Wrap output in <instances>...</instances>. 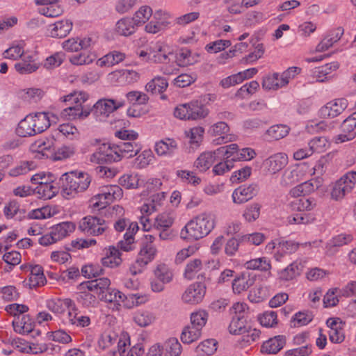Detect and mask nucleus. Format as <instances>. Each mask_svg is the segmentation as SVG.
<instances>
[{
	"label": "nucleus",
	"mask_w": 356,
	"mask_h": 356,
	"mask_svg": "<svg viewBox=\"0 0 356 356\" xmlns=\"http://www.w3.org/2000/svg\"><path fill=\"white\" fill-rule=\"evenodd\" d=\"M62 194L67 199L73 198L84 192L91 183L90 175L82 171H71L62 175Z\"/></svg>",
	"instance_id": "nucleus-1"
},
{
	"label": "nucleus",
	"mask_w": 356,
	"mask_h": 356,
	"mask_svg": "<svg viewBox=\"0 0 356 356\" xmlns=\"http://www.w3.org/2000/svg\"><path fill=\"white\" fill-rule=\"evenodd\" d=\"M355 186L356 171H348L330 184V197L333 200L341 201L347 195L351 193Z\"/></svg>",
	"instance_id": "nucleus-2"
},
{
	"label": "nucleus",
	"mask_w": 356,
	"mask_h": 356,
	"mask_svg": "<svg viewBox=\"0 0 356 356\" xmlns=\"http://www.w3.org/2000/svg\"><path fill=\"white\" fill-rule=\"evenodd\" d=\"M172 54L171 47L162 41L151 43L145 50L138 52L139 57L143 60L156 63H166L169 56Z\"/></svg>",
	"instance_id": "nucleus-3"
},
{
	"label": "nucleus",
	"mask_w": 356,
	"mask_h": 356,
	"mask_svg": "<svg viewBox=\"0 0 356 356\" xmlns=\"http://www.w3.org/2000/svg\"><path fill=\"white\" fill-rule=\"evenodd\" d=\"M122 195V190L118 186H104L99 193L94 195L90 200V207L94 211H99L106 208L115 200L120 199Z\"/></svg>",
	"instance_id": "nucleus-4"
},
{
	"label": "nucleus",
	"mask_w": 356,
	"mask_h": 356,
	"mask_svg": "<svg viewBox=\"0 0 356 356\" xmlns=\"http://www.w3.org/2000/svg\"><path fill=\"white\" fill-rule=\"evenodd\" d=\"M153 19L145 24L144 30L150 34L163 33L172 26V16L170 12L158 9L153 13Z\"/></svg>",
	"instance_id": "nucleus-5"
},
{
	"label": "nucleus",
	"mask_w": 356,
	"mask_h": 356,
	"mask_svg": "<svg viewBox=\"0 0 356 356\" xmlns=\"http://www.w3.org/2000/svg\"><path fill=\"white\" fill-rule=\"evenodd\" d=\"M215 100L216 96L214 95L206 94L198 99L188 102L189 120H198L205 118L209 114V110L205 104Z\"/></svg>",
	"instance_id": "nucleus-6"
},
{
	"label": "nucleus",
	"mask_w": 356,
	"mask_h": 356,
	"mask_svg": "<svg viewBox=\"0 0 356 356\" xmlns=\"http://www.w3.org/2000/svg\"><path fill=\"white\" fill-rule=\"evenodd\" d=\"M20 268L27 274L25 283L30 289L43 286L47 284V278L41 265L26 263L21 265Z\"/></svg>",
	"instance_id": "nucleus-7"
},
{
	"label": "nucleus",
	"mask_w": 356,
	"mask_h": 356,
	"mask_svg": "<svg viewBox=\"0 0 356 356\" xmlns=\"http://www.w3.org/2000/svg\"><path fill=\"white\" fill-rule=\"evenodd\" d=\"M124 105L125 102L124 100L102 99L93 105V115L97 120L104 121L111 113L123 107Z\"/></svg>",
	"instance_id": "nucleus-8"
},
{
	"label": "nucleus",
	"mask_w": 356,
	"mask_h": 356,
	"mask_svg": "<svg viewBox=\"0 0 356 356\" xmlns=\"http://www.w3.org/2000/svg\"><path fill=\"white\" fill-rule=\"evenodd\" d=\"M229 125L222 121L217 122L211 124L208 129L207 133L211 136L216 138L213 143L214 145H222L235 141L237 136L229 133Z\"/></svg>",
	"instance_id": "nucleus-9"
},
{
	"label": "nucleus",
	"mask_w": 356,
	"mask_h": 356,
	"mask_svg": "<svg viewBox=\"0 0 356 356\" xmlns=\"http://www.w3.org/2000/svg\"><path fill=\"white\" fill-rule=\"evenodd\" d=\"M207 292L204 283L195 282L190 284L181 295V300L189 305H196L202 302Z\"/></svg>",
	"instance_id": "nucleus-10"
},
{
	"label": "nucleus",
	"mask_w": 356,
	"mask_h": 356,
	"mask_svg": "<svg viewBox=\"0 0 356 356\" xmlns=\"http://www.w3.org/2000/svg\"><path fill=\"white\" fill-rule=\"evenodd\" d=\"M298 249V244L293 241L275 240L266 245V251L272 253L277 261H280L284 255L292 254Z\"/></svg>",
	"instance_id": "nucleus-11"
},
{
	"label": "nucleus",
	"mask_w": 356,
	"mask_h": 356,
	"mask_svg": "<svg viewBox=\"0 0 356 356\" xmlns=\"http://www.w3.org/2000/svg\"><path fill=\"white\" fill-rule=\"evenodd\" d=\"M322 179L314 177L303 181L292 187L287 193L289 198H298L305 195H309L317 191L322 186Z\"/></svg>",
	"instance_id": "nucleus-12"
},
{
	"label": "nucleus",
	"mask_w": 356,
	"mask_h": 356,
	"mask_svg": "<svg viewBox=\"0 0 356 356\" xmlns=\"http://www.w3.org/2000/svg\"><path fill=\"white\" fill-rule=\"evenodd\" d=\"M79 228L88 234L99 236L103 234L108 226L104 219L88 216L79 222Z\"/></svg>",
	"instance_id": "nucleus-13"
},
{
	"label": "nucleus",
	"mask_w": 356,
	"mask_h": 356,
	"mask_svg": "<svg viewBox=\"0 0 356 356\" xmlns=\"http://www.w3.org/2000/svg\"><path fill=\"white\" fill-rule=\"evenodd\" d=\"M288 156L284 152H277L266 158L263 161L265 171L270 175H275L283 170L288 164Z\"/></svg>",
	"instance_id": "nucleus-14"
},
{
	"label": "nucleus",
	"mask_w": 356,
	"mask_h": 356,
	"mask_svg": "<svg viewBox=\"0 0 356 356\" xmlns=\"http://www.w3.org/2000/svg\"><path fill=\"white\" fill-rule=\"evenodd\" d=\"M59 0H34L38 6V11L40 15L47 17H57L63 13V8L59 4Z\"/></svg>",
	"instance_id": "nucleus-15"
},
{
	"label": "nucleus",
	"mask_w": 356,
	"mask_h": 356,
	"mask_svg": "<svg viewBox=\"0 0 356 356\" xmlns=\"http://www.w3.org/2000/svg\"><path fill=\"white\" fill-rule=\"evenodd\" d=\"M356 112L347 118L341 124V133L334 138L336 143H342L355 138L356 133Z\"/></svg>",
	"instance_id": "nucleus-16"
},
{
	"label": "nucleus",
	"mask_w": 356,
	"mask_h": 356,
	"mask_svg": "<svg viewBox=\"0 0 356 356\" xmlns=\"http://www.w3.org/2000/svg\"><path fill=\"white\" fill-rule=\"evenodd\" d=\"M257 193V185L245 184L235 188L232 194V202L236 204H242L252 200Z\"/></svg>",
	"instance_id": "nucleus-17"
},
{
	"label": "nucleus",
	"mask_w": 356,
	"mask_h": 356,
	"mask_svg": "<svg viewBox=\"0 0 356 356\" xmlns=\"http://www.w3.org/2000/svg\"><path fill=\"white\" fill-rule=\"evenodd\" d=\"M348 104L345 98L335 99L321 107L319 111L320 115L323 118H335L345 111Z\"/></svg>",
	"instance_id": "nucleus-18"
},
{
	"label": "nucleus",
	"mask_w": 356,
	"mask_h": 356,
	"mask_svg": "<svg viewBox=\"0 0 356 356\" xmlns=\"http://www.w3.org/2000/svg\"><path fill=\"white\" fill-rule=\"evenodd\" d=\"M287 207L291 211L309 212L313 211L316 207V202L314 197L289 198L286 196Z\"/></svg>",
	"instance_id": "nucleus-19"
},
{
	"label": "nucleus",
	"mask_w": 356,
	"mask_h": 356,
	"mask_svg": "<svg viewBox=\"0 0 356 356\" xmlns=\"http://www.w3.org/2000/svg\"><path fill=\"white\" fill-rule=\"evenodd\" d=\"M205 236L201 227H199L193 218L180 231L181 238L187 241H197Z\"/></svg>",
	"instance_id": "nucleus-20"
},
{
	"label": "nucleus",
	"mask_w": 356,
	"mask_h": 356,
	"mask_svg": "<svg viewBox=\"0 0 356 356\" xmlns=\"http://www.w3.org/2000/svg\"><path fill=\"white\" fill-rule=\"evenodd\" d=\"M132 319L136 325L145 328L152 326L157 321V316L153 311L140 309L133 313Z\"/></svg>",
	"instance_id": "nucleus-21"
},
{
	"label": "nucleus",
	"mask_w": 356,
	"mask_h": 356,
	"mask_svg": "<svg viewBox=\"0 0 356 356\" xmlns=\"http://www.w3.org/2000/svg\"><path fill=\"white\" fill-rule=\"evenodd\" d=\"M199 227H201L202 232L208 236L216 225V216L211 211H204L199 213L193 218Z\"/></svg>",
	"instance_id": "nucleus-22"
},
{
	"label": "nucleus",
	"mask_w": 356,
	"mask_h": 356,
	"mask_svg": "<svg viewBox=\"0 0 356 356\" xmlns=\"http://www.w3.org/2000/svg\"><path fill=\"white\" fill-rule=\"evenodd\" d=\"M90 107L69 106L60 112V117L66 120H84L90 114Z\"/></svg>",
	"instance_id": "nucleus-23"
},
{
	"label": "nucleus",
	"mask_w": 356,
	"mask_h": 356,
	"mask_svg": "<svg viewBox=\"0 0 356 356\" xmlns=\"http://www.w3.org/2000/svg\"><path fill=\"white\" fill-rule=\"evenodd\" d=\"M30 115L37 134L44 132L51 126V118L54 117L49 112H37Z\"/></svg>",
	"instance_id": "nucleus-24"
},
{
	"label": "nucleus",
	"mask_w": 356,
	"mask_h": 356,
	"mask_svg": "<svg viewBox=\"0 0 356 356\" xmlns=\"http://www.w3.org/2000/svg\"><path fill=\"white\" fill-rule=\"evenodd\" d=\"M218 161L215 150L204 152L195 161L194 167L200 172H204Z\"/></svg>",
	"instance_id": "nucleus-25"
},
{
	"label": "nucleus",
	"mask_w": 356,
	"mask_h": 356,
	"mask_svg": "<svg viewBox=\"0 0 356 356\" xmlns=\"http://www.w3.org/2000/svg\"><path fill=\"white\" fill-rule=\"evenodd\" d=\"M286 344V337L284 335L275 336L265 341L261 347V352L267 354H276Z\"/></svg>",
	"instance_id": "nucleus-26"
},
{
	"label": "nucleus",
	"mask_w": 356,
	"mask_h": 356,
	"mask_svg": "<svg viewBox=\"0 0 356 356\" xmlns=\"http://www.w3.org/2000/svg\"><path fill=\"white\" fill-rule=\"evenodd\" d=\"M339 67L337 62H332L312 70V76L317 82H323Z\"/></svg>",
	"instance_id": "nucleus-27"
},
{
	"label": "nucleus",
	"mask_w": 356,
	"mask_h": 356,
	"mask_svg": "<svg viewBox=\"0 0 356 356\" xmlns=\"http://www.w3.org/2000/svg\"><path fill=\"white\" fill-rule=\"evenodd\" d=\"M59 192V188L54 184V181L45 182V184L37 186L33 193L40 199L44 200H51Z\"/></svg>",
	"instance_id": "nucleus-28"
},
{
	"label": "nucleus",
	"mask_w": 356,
	"mask_h": 356,
	"mask_svg": "<svg viewBox=\"0 0 356 356\" xmlns=\"http://www.w3.org/2000/svg\"><path fill=\"white\" fill-rule=\"evenodd\" d=\"M74 302L70 298H54L47 300V307L56 314H62L65 310L68 312L74 308Z\"/></svg>",
	"instance_id": "nucleus-29"
},
{
	"label": "nucleus",
	"mask_w": 356,
	"mask_h": 356,
	"mask_svg": "<svg viewBox=\"0 0 356 356\" xmlns=\"http://www.w3.org/2000/svg\"><path fill=\"white\" fill-rule=\"evenodd\" d=\"M13 326L15 332L21 334L30 333L35 327V323L27 314L17 316L13 321Z\"/></svg>",
	"instance_id": "nucleus-30"
},
{
	"label": "nucleus",
	"mask_w": 356,
	"mask_h": 356,
	"mask_svg": "<svg viewBox=\"0 0 356 356\" xmlns=\"http://www.w3.org/2000/svg\"><path fill=\"white\" fill-rule=\"evenodd\" d=\"M102 264L108 268H115L119 266L122 260L121 253L118 248L110 246L106 249L104 257L102 258Z\"/></svg>",
	"instance_id": "nucleus-31"
},
{
	"label": "nucleus",
	"mask_w": 356,
	"mask_h": 356,
	"mask_svg": "<svg viewBox=\"0 0 356 356\" xmlns=\"http://www.w3.org/2000/svg\"><path fill=\"white\" fill-rule=\"evenodd\" d=\"M111 284L110 279L107 277H101L90 281L84 282L83 286L86 289L93 291V293L97 294L100 298L102 295L105 293L109 289Z\"/></svg>",
	"instance_id": "nucleus-32"
},
{
	"label": "nucleus",
	"mask_w": 356,
	"mask_h": 356,
	"mask_svg": "<svg viewBox=\"0 0 356 356\" xmlns=\"http://www.w3.org/2000/svg\"><path fill=\"white\" fill-rule=\"evenodd\" d=\"M72 22L69 19H62L49 26V33L53 38H65L72 31Z\"/></svg>",
	"instance_id": "nucleus-33"
},
{
	"label": "nucleus",
	"mask_w": 356,
	"mask_h": 356,
	"mask_svg": "<svg viewBox=\"0 0 356 356\" xmlns=\"http://www.w3.org/2000/svg\"><path fill=\"white\" fill-rule=\"evenodd\" d=\"M60 207L58 206L47 205L41 208L33 209L28 213L30 219H47L50 218L60 213Z\"/></svg>",
	"instance_id": "nucleus-34"
},
{
	"label": "nucleus",
	"mask_w": 356,
	"mask_h": 356,
	"mask_svg": "<svg viewBox=\"0 0 356 356\" xmlns=\"http://www.w3.org/2000/svg\"><path fill=\"white\" fill-rule=\"evenodd\" d=\"M305 179V170L300 166H295L285 170L282 177V184L284 186L292 185L302 181Z\"/></svg>",
	"instance_id": "nucleus-35"
},
{
	"label": "nucleus",
	"mask_w": 356,
	"mask_h": 356,
	"mask_svg": "<svg viewBox=\"0 0 356 356\" xmlns=\"http://www.w3.org/2000/svg\"><path fill=\"white\" fill-rule=\"evenodd\" d=\"M40 67V64L35 61L31 55H25L20 62L15 64V69L21 74H31Z\"/></svg>",
	"instance_id": "nucleus-36"
},
{
	"label": "nucleus",
	"mask_w": 356,
	"mask_h": 356,
	"mask_svg": "<svg viewBox=\"0 0 356 356\" xmlns=\"http://www.w3.org/2000/svg\"><path fill=\"white\" fill-rule=\"evenodd\" d=\"M137 27L131 17L119 19L115 25L114 31L119 35L128 37L136 31Z\"/></svg>",
	"instance_id": "nucleus-37"
},
{
	"label": "nucleus",
	"mask_w": 356,
	"mask_h": 356,
	"mask_svg": "<svg viewBox=\"0 0 356 356\" xmlns=\"http://www.w3.org/2000/svg\"><path fill=\"white\" fill-rule=\"evenodd\" d=\"M290 131V128L284 124H275L270 127L264 135V140L272 142L286 137Z\"/></svg>",
	"instance_id": "nucleus-38"
},
{
	"label": "nucleus",
	"mask_w": 356,
	"mask_h": 356,
	"mask_svg": "<svg viewBox=\"0 0 356 356\" xmlns=\"http://www.w3.org/2000/svg\"><path fill=\"white\" fill-rule=\"evenodd\" d=\"M138 230V225L137 222H132L129 225L127 232L124 234V240L118 243V247L120 250L129 252L134 249V235Z\"/></svg>",
	"instance_id": "nucleus-39"
},
{
	"label": "nucleus",
	"mask_w": 356,
	"mask_h": 356,
	"mask_svg": "<svg viewBox=\"0 0 356 356\" xmlns=\"http://www.w3.org/2000/svg\"><path fill=\"white\" fill-rule=\"evenodd\" d=\"M177 149V142L171 138H166L156 142L154 146L156 153L161 156H172Z\"/></svg>",
	"instance_id": "nucleus-40"
},
{
	"label": "nucleus",
	"mask_w": 356,
	"mask_h": 356,
	"mask_svg": "<svg viewBox=\"0 0 356 356\" xmlns=\"http://www.w3.org/2000/svg\"><path fill=\"white\" fill-rule=\"evenodd\" d=\"M15 132L20 137H30L37 135L31 115H27L19 121L16 127Z\"/></svg>",
	"instance_id": "nucleus-41"
},
{
	"label": "nucleus",
	"mask_w": 356,
	"mask_h": 356,
	"mask_svg": "<svg viewBox=\"0 0 356 356\" xmlns=\"http://www.w3.org/2000/svg\"><path fill=\"white\" fill-rule=\"evenodd\" d=\"M125 54L118 51H113L96 61V65L100 67H110L123 61Z\"/></svg>",
	"instance_id": "nucleus-42"
},
{
	"label": "nucleus",
	"mask_w": 356,
	"mask_h": 356,
	"mask_svg": "<svg viewBox=\"0 0 356 356\" xmlns=\"http://www.w3.org/2000/svg\"><path fill=\"white\" fill-rule=\"evenodd\" d=\"M119 183L127 189H136L143 186L144 178L136 172L125 174L120 178Z\"/></svg>",
	"instance_id": "nucleus-43"
},
{
	"label": "nucleus",
	"mask_w": 356,
	"mask_h": 356,
	"mask_svg": "<svg viewBox=\"0 0 356 356\" xmlns=\"http://www.w3.org/2000/svg\"><path fill=\"white\" fill-rule=\"evenodd\" d=\"M153 15V10L149 6H141L131 17L136 27L145 26L149 22Z\"/></svg>",
	"instance_id": "nucleus-44"
},
{
	"label": "nucleus",
	"mask_w": 356,
	"mask_h": 356,
	"mask_svg": "<svg viewBox=\"0 0 356 356\" xmlns=\"http://www.w3.org/2000/svg\"><path fill=\"white\" fill-rule=\"evenodd\" d=\"M76 225L74 222L66 221L55 225L51 228V230L57 241H59L72 233Z\"/></svg>",
	"instance_id": "nucleus-45"
},
{
	"label": "nucleus",
	"mask_w": 356,
	"mask_h": 356,
	"mask_svg": "<svg viewBox=\"0 0 356 356\" xmlns=\"http://www.w3.org/2000/svg\"><path fill=\"white\" fill-rule=\"evenodd\" d=\"M200 60V56L197 53L191 51L189 49H181L177 56V63L179 66L186 67L194 65Z\"/></svg>",
	"instance_id": "nucleus-46"
},
{
	"label": "nucleus",
	"mask_w": 356,
	"mask_h": 356,
	"mask_svg": "<svg viewBox=\"0 0 356 356\" xmlns=\"http://www.w3.org/2000/svg\"><path fill=\"white\" fill-rule=\"evenodd\" d=\"M67 319L70 324L76 327H85L90 324V318L88 316L81 315L78 312L75 304L67 312Z\"/></svg>",
	"instance_id": "nucleus-47"
},
{
	"label": "nucleus",
	"mask_w": 356,
	"mask_h": 356,
	"mask_svg": "<svg viewBox=\"0 0 356 356\" xmlns=\"http://www.w3.org/2000/svg\"><path fill=\"white\" fill-rule=\"evenodd\" d=\"M331 142L325 136H316L308 142L312 154L325 152L330 147Z\"/></svg>",
	"instance_id": "nucleus-48"
},
{
	"label": "nucleus",
	"mask_w": 356,
	"mask_h": 356,
	"mask_svg": "<svg viewBox=\"0 0 356 356\" xmlns=\"http://www.w3.org/2000/svg\"><path fill=\"white\" fill-rule=\"evenodd\" d=\"M83 284L84 282H81L78 286L79 300L85 307H90L95 305L97 303V300L95 295L93 293V291L86 289L85 286H83Z\"/></svg>",
	"instance_id": "nucleus-49"
},
{
	"label": "nucleus",
	"mask_w": 356,
	"mask_h": 356,
	"mask_svg": "<svg viewBox=\"0 0 356 356\" xmlns=\"http://www.w3.org/2000/svg\"><path fill=\"white\" fill-rule=\"evenodd\" d=\"M89 99V95L84 91H74L60 98L63 102L70 105L75 104L76 106L83 107L82 105Z\"/></svg>",
	"instance_id": "nucleus-50"
},
{
	"label": "nucleus",
	"mask_w": 356,
	"mask_h": 356,
	"mask_svg": "<svg viewBox=\"0 0 356 356\" xmlns=\"http://www.w3.org/2000/svg\"><path fill=\"white\" fill-rule=\"evenodd\" d=\"M204 129L202 127H194L185 131V136L188 139V143L192 147H197L203 140Z\"/></svg>",
	"instance_id": "nucleus-51"
},
{
	"label": "nucleus",
	"mask_w": 356,
	"mask_h": 356,
	"mask_svg": "<svg viewBox=\"0 0 356 356\" xmlns=\"http://www.w3.org/2000/svg\"><path fill=\"white\" fill-rule=\"evenodd\" d=\"M24 42L23 41L14 42L9 48L3 53V57L6 59L16 60L24 55Z\"/></svg>",
	"instance_id": "nucleus-52"
},
{
	"label": "nucleus",
	"mask_w": 356,
	"mask_h": 356,
	"mask_svg": "<svg viewBox=\"0 0 356 356\" xmlns=\"http://www.w3.org/2000/svg\"><path fill=\"white\" fill-rule=\"evenodd\" d=\"M54 149V142L51 140L44 138L39 139L33 143L30 146V150L32 152L41 154L43 157H47V152H51Z\"/></svg>",
	"instance_id": "nucleus-53"
},
{
	"label": "nucleus",
	"mask_w": 356,
	"mask_h": 356,
	"mask_svg": "<svg viewBox=\"0 0 356 356\" xmlns=\"http://www.w3.org/2000/svg\"><path fill=\"white\" fill-rule=\"evenodd\" d=\"M37 168V164L33 161H24L19 162L16 166L12 168L8 175L10 177L24 175Z\"/></svg>",
	"instance_id": "nucleus-54"
},
{
	"label": "nucleus",
	"mask_w": 356,
	"mask_h": 356,
	"mask_svg": "<svg viewBox=\"0 0 356 356\" xmlns=\"http://www.w3.org/2000/svg\"><path fill=\"white\" fill-rule=\"evenodd\" d=\"M248 270L268 271L271 268L270 260L265 257L250 259L244 264Z\"/></svg>",
	"instance_id": "nucleus-55"
},
{
	"label": "nucleus",
	"mask_w": 356,
	"mask_h": 356,
	"mask_svg": "<svg viewBox=\"0 0 356 356\" xmlns=\"http://www.w3.org/2000/svg\"><path fill=\"white\" fill-rule=\"evenodd\" d=\"M168 86V83L165 78L156 76L146 84L145 90L152 94L163 93Z\"/></svg>",
	"instance_id": "nucleus-56"
},
{
	"label": "nucleus",
	"mask_w": 356,
	"mask_h": 356,
	"mask_svg": "<svg viewBox=\"0 0 356 356\" xmlns=\"http://www.w3.org/2000/svg\"><path fill=\"white\" fill-rule=\"evenodd\" d=\"M102 300L120 305L126 300L127 296L115 288H111L99 298Z\"/></svg>",
	"instance_id": "nucleus-57"
},
{
	"label": "nucleus",
	"mask_w": 356,
	"mask_h": 356,
	"mask_svg": "<svg viewBox=\"0 0 356 356\" xmlns=\"http://www.w3.org/2000/svg\"><path fill=\"white\" fill-rule=\"evenodd\" d=\"M174 217L169 212H163L158 214L154 222V227L158 230H167L174 222Z\"/></svg>",
	"instance_id": "nucleus-58"
},
{
	"label": "nucleus",
	"mask_w": 356,
	"mask_h": 356,
	"mask_svg": "<svg viewBox=\"0 0 356 356\" xmlns=\"http://www.w3.org/2000/svg\"><path fill=\"white\" fill-rule=\"evenodd\" d=\"M284 86V84L282 83L281 74L277 73L267 75L264 78L262 81L263 88L268 90H276Z\"/></svg>",
	"instance_id": "nucleus-59"
},
{
	"label": "nucleus",
	"mask_w": 356,
	"mask_h": 356,
	"mask_svg": "<svg viewBox=\"0 0 356 356\" xmlns=\"http://www.w3.org/2000/svg\"><path fill=\"white\" fill-rule=\"evenodd\" d=\"M353 240V236L350 234L342 233L334 237L327 243L326 248L328 252H332L333 248H339L348 245Z\"/></svg>",
	"instance_id": "nucleus-60"
},
{
	"label": "nucleus",
	"mask_w": 356,
	"mask_h": 356,
	"mask_svg": "<svg viewBox=\"0 0 356 356\" xmlns=\"http://www.w3.org/2000/svg\"><path fill=\"white\" fill-rule=\"evenodd\" d=\"M202 334V330L190 325L185 327L181 334V340L184 343H191L197 341Z\"/></svg>",
	"instance_id": "nucleus-61"
},
{
	"label": "nucleus",
	"mask_w": 356,
	"mask_h": 356,
	"mask_svg": "<svg viewBox=\"0 0 356 356\" xmlns=\"http://www.w3.org/2000/svg\"><path fill=\"white\" fill-rule=\"evenodd\" d=\"M238 151V146L236 143H232L228 145L222 146L216 149L215 152L218 158V160H232L233 157L236 156Z\"/></svg>",
	"instance_id": "nucleus-62"
},
{
	"label": "nucleus",
	"mask_w": 356,
	"mask_h": 356,
	"mask_svg": "<svg viewBox=\"0 0 356 356\" xmlns=\"http://www.w3.org/2000/svg\"><path fill=\"white\" fill-rule=\"evenodd\" d=\"M157 248L156 246L141 245L138 253V259L143 264H149L157 255Z\"/></svg>",
	"instance_id": "nucleus-63"
},
{
	"label": "nucleus",
	"mask_w": 356,
	"mask_h": 356,
	"mask_svg": "<svg viewBox=\"0 0 356 356\" xmlns=\"http://www.w3.org/2000/svg\"><path fill=\"white\" fill-rule=\"evenodd\" d=\"M154 275L156 278L161 280L163 282L170 283L173 279V273L168 265L161 263L159 264L154 270Z\"/></svg>",
	"instance_id": "nucleus-64"
}]
</instances>
